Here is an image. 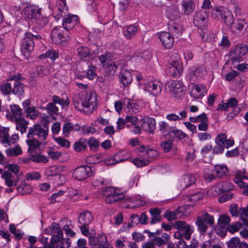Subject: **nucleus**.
Wrapping results in <instances>:
<instances>
[{
  "mask_svg": "<svg viewBox=\"0 0 248 248\" xmlns=\"http://www.w3.org/2000/svg\"><path fill=\"white\" fill-rule=\"evenodd\" d=\"M228 248H248V245L245 242H241L238 237L232 238L227 243Z\"/></svg>",
  "mask_w": 248,
  "mask_h": 248,
  "instance_id": "30",
  "label": "nucleus"
},
{
  "mask_svg": "<svg viewBox=\"0 0 248 248\" xmlns=\"http://www.w3.org/2000/svg\"><path fill=\"white\" fill-rule=\"evenodd\" d=\"M123 104L124 107H126V111L129 114L137 113L139 111V109L136 108L138 106L133 103V101L127 98L124 99Z\"/></svg>",
  "mask_w": 248,
  "mask_h": 248,
  "instance_id": "33",
  "label": "nucleus"
},
{
  "mask_svg": "<svg viewBox=\"0 0 248 248\" xmlns=\"http://www.w3.org/2000/svg\"><path fill=\"white\" fill-rule=\"evenodd\" d=\"M10 112L7 115V118L12 121L16 120L22 117V110L17 105H12L10 106Z\"/></svg>",
  "mask_w": 248,
  "mask_h": 248,
  "instance_id": "23",
  "label": "nucleus"
},
{
  "mask_svg": "<svg viewBox=\"0 0 248 248\" xmlns=\"http://www.w3.org/2000/svg\"><path fill=\"white\" fill-rule=\"evenodd\" d=\"M190 121L192 123L200 122L202 123L205 121H208V118L206 116V115L204 113H202L201 115L197 116L196 117H190L189 118Z\"/></svg>",
  "mask_w": 248,
  "mask_h": 248,
  "instance_id": "55",
  "label": "nucleus"
},
{
  "mask_svg": "<svg viewBox=\"0 0 248 248\" xmlns=\"http://www.w3.org/2000/svg\"><path fill=\"white\" fill-rule=\"evenodd\" d=\"M196 182V178L193 175H185L181 180V186L183 188H186L194 184Z\"/></svg>",
  "mask_w": 248,
  "mask_h": 248,
  "instance_id": "37",
  "label": "nucleus"
},
{
  "mask_svg": "<svg viewBox=\"0 0 248 248\" xmlns=\"http://www.w3.org/2000/svg\"><path fill=\"white\" fill-rule=\"evenodd\" d=\"M214 222V217L205 211H202L196 218L195 224L200 233L204 235L208 227L211 226Z\"/></svg>",
  "mask_w": 248,
  "mask_h": 248,
  "instance_id": "3",
  "label": "nucleus"
},
{
  "mask_svg": "<svg viewBox=\"0 0 248 248\" xmlns=\"http://www.w3.org/2000/svg\"><path fill=\"white\" fill-rule=\"evenodd\" d=\"M87 146V141L84 140L83 141L80 140L78 142L75 143L74 145V149L78 152L81 151L85 149Z\"/></svg>",
  "mask_w": 248,
  "mask_h": 248,
  "instance_id": "57",
  "label": "nucleus"
},
{
  "mask_svg": "<svg viewBox=\"0 0 248 248\" xmlns=\"http://www.w3.org/2000/svg\"><path fill=\"white\" fill-rule=\"evenodd\" d=\"M17 190L21 194H27L30 193L31 191V186L29 185L20 186L17 188Z\"/></svg>",
  "mask_w": 248,
  "mask_h": 248,
  "instance_id": "61",
  "label": "nucleus"
},
{
  "mask_svg": "<svg viewBox=\"0 0 248 248\" xmlns=\"http://www.w3.org/2000/svg\"><path fill=\"white\" fill-rule=\"evenodd\" d=\"M56 10H57V13L55 17L59 18L63 16V14H65L68 11L66 0H57L56 1Z\"/></svg>",
  "mask_w": 248,
  "mask_h": 248,
  "instance_id": "28",
  "label": "nucleus"
},
{
  "mask_svg": "<svg viewBox=\"0 0 248 248\" xmlns=\"http://www.w3.org/2000/svg\"><path fill=\"white\" fill-rule=\"evenodd\" d=\"M104 67L106 68L107 72L111 75H113L115 73L116 70L117 69L116 64L113 61H111L109 63L106 64V66H104Z\"/></svg>",
  "mask_w": 248,
  "mask_h": 248,
  "instance_id": "51",
  "label": "nucleus"
},
{
  "mask_svg": "<svg viewBox=\"0 0 248 248\" xmlns=\"http://www.w3.org/2000/svg\"><path fill=\"white\" fill-rule=\"evenodd\" d=\"M168 88L171 95L177 99H181L185 94V87L177 80H172L168 83Z\"/></svg>",
  "mask_w": 248,
  "mask_h": 248,
  "instance_id": "9",
  "label": "nucleus"
},
{
  "mask_svg": "<svg viewBox=\"0 0 248 248\" xmlns=\"http://www.w3.org/2000/svg\"><path fill=\"white\" fill-rule=\"evenodd\" d=\"M215 141L217 145L213 148L214 154H222L225 148H230L234 144V140L231 139H227V136L224 133L217 134Z\"/></svg>",
  "mask_w": 248,
  "mask_h": 248,
  "instance_id": "5",
  "label": "nucleus"
},
{
  "mask_svg": "<svg viewBox=\"0 0 248 248\" xmlns=\"http://www.w3.org/2000/svg\"><path fill=\"white\" fill-rule=\"evenodd\" d=\"M78 56L81 60L87 61L92 57L91 51L88 47L80 46L77 48Z\"/></svg>",
  "mask_w": 248,
  "mask_h": 248,
  "instance_id": "31",
  "label": "nucleus"
},
{
  "mask_svg": "<svg viewBox=\"0 0 248 248\" xmlns=\"http://www.w3.org/2000/svg\"><path fill=\"white\" fill-rule=\"evenodd\" d=\"M169 31L172 36L178 38L182 34V28L177 23H173L169 25Z\"/></svg>",
  "mask_w": 248,
  "mask_h": 248,
  "instance_id": "42",
  "label": "nucleus"
},
{
  "mask_svg": "<svg viewBox=\"0 0 248 248\" xmlns=\"http://www.w3.org/2000/svg\"><path fill=\"white\" fill-rule=\"evenodd\" d=\"M51 37L54 43L61 46L66 45L67 41L70 40V37L69 35H67V37L63 35L60 27H56L51 31Z\"/></svg>",
  "mask_w": 248,
  "mask_h": 248,
  "instance_id": "12",
  "label": "nucleus"
},
{
  "mask_svg": "<svg viewBox=\"0 0 248 248\" xmlns=\"http://www.w3.org/2000/svg\"><path fill=\"white\" fill-rule=\"evenodd\" d=\"M162 84L157 81L149 82L146 85L147 91L154 96L159 95L161 92Z\"/></svg>",
  "mask_w": 248,
  "mask_h": 248,
  "instance_id": "24",
  "label": "nucleus"
},
{
  "mask_svg": "<svg viewBox=\"0 0 248 248\" xmlns=\"http://www.w3.org/2000/svg\"><path fill=\"white\" fill-rule=\"evenodd\" d=\"M52 99L53 101L52 103H54L55 105H56V104H59L62 108L67 107L69 104V101L68 98L64 100L56 95L52 96Z\"/></svg>",
  "mask_w": 248,
  "mask_h": 248,
  "instance_id": "47",
  "label": "nucleus"
},
{
  "mask_svg": "<svg viewBox=\"0 0 248 248\" xmlns=\"http://www.w3.org/2000/svg\"><path fill=\"white\" fill-rule=\"evenodd\" d=\"M96 67L94 66H90L86 73V78L90 80H93L97 76Z\"/></svg>",
  "mask_w": 248,
  "mask_h": 248,
  "instance_id": "52",
  "label": "nucleus"
},
{
  "mask_svg": "<svg viewBox=\"0 0 248 248\" xmlns=\"http://www.w3.org/2000/svg\"><path fill=\"white\" fill-rule=\"evenodd\" d=\"M205 74L206 71L203 65L197 66L189 72V78L191 81H196L203 77Z\"/></svg>",
  "mask_w": 248,
  "mask_h": 248,
  "instance_id": "22",
  "label": "nucleus"
},
{
  "mask_svg": "<svg viewBox=\"0 0 248 248\" xmlns=\"http://www.w3.org/2000/svg\"><path fill=\"white\" fill-rule=\"evenodd\" d=\"M229 211L233 217H237L240 214L239 210H238V205L236 203H233L229 206Z\"/></svg>",
  "mask_w": 248,
  "mask_h": 248,
  "instance_id": "64",
  "label": "nucleus"
},
{
  "mask_svg": "<svg viewBox=\"0 0 248 248\" xmlns=\"http://www.w3.org/2000/svg\"><path fill=\"white\" fill-rule=\"evenodd\" d=\"M182 231L183 232V237L187 240H189L193 232L191 226L187 224Z\"/></svg>",
  "mask_w": 248,
  "mask_h": 248,
  "instance_id": "60",
  "label": "nucleus"
},
{
  "mask_svg": "<svg viewBox=\"0 0 248 248\" xmlns=\"http://www.w3.org/2000/svg\"><path fill=\"white\" fill-rule=\"evenodd\" d=\"M30 159L32 161L36 163H46L48 161L47 156L40 154H31L29 155Z\"/></svg>",
  "mask_w": 248,
  "mask_h": 248,
  "instance_id": "45",
  "label": "nucleus"
},
{
  "mask_svg": "<svg viewBox=\"0 0 248 248\" xmlns=\"http://www.w3.org/2000/svg\"><path fill=\"white\" fill-rule=\"evenodd\" d=\"M87 143L88 144L91 150L96 151L99 147L100 143L99 141L95 139L94 137H91L87 141Z\"/></svg>",
  "mask_w": 248,
  "mask_h": 248,
  "instance_id": "50",
  "label": "nucleus"
},
{
  "mask_svg": "<svg viewBox=\"0 0 248 248\" xmlns=\"http://www.w3.org/2000/svg\"><path fill=\"white\" fill-rule=\"evenodd\" d=\"M138 28L136 26L131 25L123 28V31L126 39L132 38L138 32Z\"/></svg>",
  "mask_w": 248,
  "mask_h": 248,
  "instance_id": "34",
  "label": "nucleus"
},
{
  "mask_svg": "<svg viewBox=\"0 0 248 248\" xmlns=\"http://www.w3.org/2000/svg\"><path fill=\"white\" fill-rule=\"evenodd\" d=\"M54 140L58 144L62 147L69 148L70 147V141L63 138H54Z\"/></svg>",
  "mask_w": 248,
  "mask_h": 248,
  "instance_id": "58",
  "label": "nucleus"
},
{
  "mask_svg": "<svg viewBox=\"0 0 248 248\" xmlns=\"http://www.w3.org/2000/svg\"><path fill=\"white\" fill-rule=\"evenodd\" d=\"M25 15L28 18L34 20L40 29H42L48 22L46 17L42 16L41 9L36 6H27L25 9Z\"/></svg>",
  "mask_w": 248,
  "mask_h": 248,
  "instance_id": "4",
  "label": "nucleus"
},
{
  "mask_svg": "<svg viewBox=\"0 0 248 248\" xmlns=\"http://www.w3.org/2000/svg\"><path fill=\"white\" fill-rule=\"evenodd\" d=\"M80 126L78 124H73L71 123H65L62 128L63 134L65 137H68L72 131H77L79 129Z\"/></svg>",
  "mask_w": 248,
  "mask_h": 248,
  "instance_id": "38",
  "label": "nucleus"
},
{
  "mask_svg": "<svg viewBox=\"0 0 248 248\" xmlns=\"http://www.w3.org/2000/svg\"><path fill=\"white\" fill-rule=\"evenodd\" d=\"M24 78L22 77L20 74H18L14 76H11L8 79L9 80H14V88L13 93L18 95H22L24 92V86L19 80L24 79Z\"/></svg>",
  "mask_w": 248,
  "mask_h": 248,
  "instance_id": "16",
  "label": "nucleus"
},
{
  "mask_svg": "<svg viewBox=\"0 0 248 248\" xmlns=\"http://www.w3.org/2000/svg\"><path fill=\"white\" fill-rule=\"evenodd\" d=\"M242 227V224L239 222L235 224H230L228 225L227 230L231 233H233L238 231Z\"/></svg>",
  "mask_w": 248,
  "mask_h": 248,
  "instance_id": "56",
  "label": "nucleus"
},
{
  "mask_svg": "<svg viewBox=\"0 0 248 248\" xmlns=\"http://www.w3.org/2000/svg\"><path fill=\"white\" fill-rule=\"evenodd\" d=\"M175 58L176 59L171 60L168 65V74L173 77H179L183 71L182 64L178 55L176 54Z\"/></svg>",
  "mask_w": 248,
  "mask_h": 248,
  "instance_id": "10",
  "label": "nucleus"
},
{
  "mask_svg": "<svg viewBox=\"0 0 248 248\" xmlns=\"http://www.w3.org/2000/svg\"><path fill=\"white\" fill-rule=\"evenodd\" d=\"M40 57L41 59L47 58L52 61H54L58 57V54L56 51L54 49H48L46 51L44 54L40 55Z\"/></svg>",
  "mask_w": 248,
  "mask_h": 248,
  "instance_id": "46",
  "label": "nucleus"
},
{
  "mask_svg": "<svg viewBox=\"0 0 248 248\" xmlns=\"http://www.w3.org/2000/svg\"><path fill=\"white\" fill-rule=\"evenodd\" d=\"M42 108L46 110L47 113L51 116L54 117L58 114L59 108L54 103L50 102Z\"/></svg>",
  "mask_w": 248,
  "mask_h": 248,
  "instance_id": "44",
  "label": "nucleus"
},
{
  "mask_svg": "<svg viewBox=\"0 0 248 248\" xmlns=\"http://www.w3.org/2000/svg\"><path fill=\"white\" fill-rule=\"evenodd\" d=\"M170 133H173L174 137L179 140L183 139L186 136V134L181 130H173L172 128Z\"/></svg>",
  "mask_w": 248,
  "mask_h": 248,
  "instance_id": "63",
  "label": "nucleus"
},
{
  "mask_svg": "<svg viewBox=\"0 0 248 248\" xmlns=\"http://www.w3.org/2000/svg\"><path fill=\"white\" fill-rule=\"evenodd\" d=\"M143 126L145 128L146 130L150 133H152L155 129L156 127L155 120L150 117H147L145 119Z\"/></svg>",
  "mask_w": 248,
  "mask_h": 248,
  "instance_id": "41",
  "label": "nucleus"
},
{
  "mask_svg": "<svg viewBox=\"0 0 248 248\" xmlns=\"http://www.w3.org/2000/svg\"><path fill=\"white\" fill-rule=\"evenodd\" d=\"M132 162L138 167H142L147 165L149 163L148 159H141L138 157L132 158Z\"/></svg>",
  "mask_w": 248,
  "mask_h": 248,
  "instance_id": "54",
  "label": "nucleus"
},
{
  "mask_svg": "<svg viewBox=\"0 0 248 248\" xmlns=\"http://www.w3.org/2000/svg\"><path fill=\"white\" fill-rule=\"evenodd\" d=\"M72 102L75 109L90 115L97 107V94L94 91H82L73 95Z\"/></svg>",
  "mask_w": 248,
  "mask_h": 248,
  "instance_id": "1",
  "label": "nucleus"
},
{
  "mask_svg": "<svg viewBox=\"0 0 248 248\" xmlns=\"http://www.w3.org/2000/svg\"><path fill=\"white\" fill-rule=\"evenodd\" d=\"M79 22L78 17L76 15H68L63 19L62 26L66 30H71Z\"/></svg>",
  "mask_w": 248,
  "mask_h": 248,
  "instance_id": "18",
  "label": "nucleus"
},
{
  "mask_svg": "<svg viewBox=\"0 0 248 248\" xmlns=\"http://www.w3.org/2000/svg\"><path fill=\"white\" fill-rule=\"evenodd\" d=\"M36 72L40 76L47 75L49 73V69L45 66H38L36 68Z\"/></svg>",
  "mask_w": 248,
  "mask_h": 248,
  "instance_id": "62",
  "label": "nucleus"
},
{
  "mask_svg": "<svg viewBox=\"0 0 248 248\" xmlns=\"http://www.w3.org/2000/svg\"><path fill=\"white\" fill-rule=\"evenodd\" d=\"M46 245H45V248H49L50 245V241L49 243H47V239L45 240ZM71 240L69 238L64 239L63 237L59 238L58 240L53 243L52 244L53 246V248H68L70 247Z\"/></svg>",
  "mask_w": 248,
  "mask_h": 248,
  "instance_id": "21",
  "label": "nucleus"
},
{
  "mask_svg": "<svg viewBox=\"0 0 248 248\" xmlns=\"http://www.w3.org/2000/svg\"><path fill=\"white\" fill-rule=\"evenodd\" d=\"M213 172L216 173L217 177H222L228 173V168L224 165H217Z\"/></svg>",
  "mask_w": 248,
  "mask_h": 248,
  "instance_id": "40",
  "label": "nucleus"
},
{
  "mask_svg": "<svg viewBox=\"0 0 248 248\" xmlns=\"http://www.w3.org/2000/svg\"><path fill=\"white\" fill-rule=\"evenodd\" d=\"M208 15L206 11H200L196 12L193 17L194 25L201 29L206 27L208 23Z\"/></svg>",
  "mask_w": 248,
  "mask_h": 248,
  "instance_id": "15",
  "label": "nucleus"
},
{
  "mask_svg": "<svg viewBox=\"0 0 248 248\" xmlns=\"http://www.w3.org/2000/svg\"><path fill=\"white\" fill-rule=\"evenodd\" d=\"M112 55L111 53L106 52L105 54H102L99 56V60L104 66H106V64L112 61Z\"/></svg>",
  "mask_w": 248,
  "mask_h": 248,
  "instance_id": "48",
  "label": "nucleus"
},
{
  "mask_svg": "<svg viewBox=\"0 0 248 248\" xmlns=\"http://www.w3.org/2000/svg\"><path fill=\"white\" fill-rule=\"evenodd\" d=\"M151 215L150 224H155L161 221V211L158 208H151L149 210Z\"/></svg>",
  "mask_w": 248,
  "mask_h": 248,
  "instance_id": "36",
  "label": "nucleus"
},
{
  "mask_svg": "<svg viewBox=\"0 0 248 248\" xmlns=\"http://www.w3.org/2000/svg\"><path fill=\"white\" fill-rule=\"evenodd\" d=\"M1 177L5 180V184L9 187L16 186L18 181V177L16 175H13L12 173L8 171H4Z\"/></svg>",
  "mask_w": 248,
  "mask_h": 248,
  "instance_id": "25",
  "label": "nucleus"
},
{
  "mask_svg": "<svg viewBox=\"0 0 248 248\" xmlns=\"http://www.w3.org/2000/svg\"><path fill=\"white\" fill-rule=\"evenodd\" d=\"M207 93L206 87L201 84H194L190 91V96L195 99H201Z\"/></svg>",
  "mask_w": 248,
  "mask_h": 248,
  "instance_id": "17",
  "label": "nucleus"
},
{
  "mask_svg": "<svg viewBox=\"0 0 248 248\" xmlns=\"http://www.w3.org/2000/svg\"><path fill=\"white\" fill-rule=\"evenodd\" d=\"M9 130V128L8 127L0 126V138L1 139V143H5V142L8 141L7 137L8 136Z\"/></svg>",
  "mask_w": 248,
  "mask_h": 248,
  "instance_id": "53",
  "label": "nucleus"
},
{
  "mask_svg": "<svg viewBox=\"0 0 248 248\" xmlns=\"http://www.w3.org/2000/svg\"><path fill=\"white\" fill-rule=\"evenodd\" d=\"M5 152L9 157L16 156L22 154V150L18 145H16L13 147L7 149Z\"/></svg>",
  "mask_w": 248,
  "mask_h": 248,
  "instance_id": "43",
  "label": "nucleus"
},
{
  "mask_svg": "<svg viewBox=\"0 0 248 248\" xmlns=\"http://www.w3.org/2000/svg\"><path fill=\"white\" fill-rule=\"evenodd\" d=\"M0 90L5 95H9L12 92L13 93L11 84L8 82L1 84L0 86Z\"/></svg>",
  "mask_w": 248,
  "mask_h": 248,
  "instance_id": "49",
  "label": "nucleus"
},
{
  "mask_svg": "<svg viewBox=\"0 0 248 248\" xmlns=\"http://www.w3.org/2000/svg\"><path fill=\"white\" fill-rule=\"evenodd\" d=\"M16 125V129L20 130L21 134L24 133L27 131L29 123L26 121L23 117L14 121Z\"/></svg>",
  "mask_w": 248,
  "mask_h": 248,
  "instance_id": "35",
  "label": "nucleus"
},
{
  "mask_svg": "<svg viewBox=\"0 0 248 248\" xmlns=\"http://www.w3.org/2000/svg\"><path fill=\"white\" fill-rule=\"evenodd\" d=\"M181 6L184 13L186 15L191 14L196 9V4L193 0H183Z\"/></svg>",
  "mask_w": 248,
  "mask_h": 248,
  "instance_id": "26",
  "label": "nucleus"
},
{
  "mask_svg": "<svg viewBox=\"0 0 248 248\" xmlns=\"http://www.w3.org/2000/svg\"><path fill=\"white\" fill-rule=\"evenodd\" d=\"M25 117L31 120L35 119L39 114V111L34 107H29L25 109Z\"/></svg>",
  "mask_w": 248,
  "mask_h": 248,
  "instance_id": "39",
  "label": "nucleus"
},
{
  "mask_svg": "<svg viewBox=\"0 0 248 248\" xmlns=\"http://www.w3.org/2000/svg\"><path fill=\"white\" fill-rule=\"evenodd\" d=\"M92 175V169L89 166H81L77 167L73 172L74 178L79 181L83 180Z\"/></svg>",
  "mask_w": 248,
  "mask_h": 248,
  "instance_id": "14",
  "label": "nucleus"
},
{
  "mask_svg": "<svg viewBox=\"0 0 248 248\" xmlns=\"http://www.w3.org/2000/svg\"><path fill=\"white\" fill-rule=\"evenodd\" d=\"M159 38L164 47L169 49L173 46L174 37L170 32L166 31L161 32L159 34Z\"/></svg>",
  "mask_w": 248,
  "mask_h": 248,
  "instance_id": "19",
  "label": "nucleus"
},
{
  "mask_svg": "<svg viewBox=\"0 0 248 248\" xmlns=\"http://www.w3.org/2000/svg\"><path fill=\"white\" fill-rule=\"evenodd\" d=\"M121 83L124 87H128L131 83L133 77L131 72L127 70H123L119 74Z\"/></svg>",
  "mask_w": 248,
  "mask_h": 248,
  "instance_id": "27",
  "label": "nucleus"
},
{
  "mask_svg": "<svg viewBox=\"0 0 248 248\" xmlns=\"http://www.w3.org/2000/svg\"><path fill=\"white\" fill-rule=\"evenodd\" d=\"M9 230L11 232L14 234L17 239H20L23 237V233H20L19 230H16L15 225L12 224H10Z\"/></svg>",
  "mask_w": 248,
  "mask_h": 248,
  "instance_id": "59",
  "label": "nucleus"
},
{
  "mask_svg": "<svg viewBox=\"0 0 248 248\" xmlns=\"http://www.w3.org/2000/svg\"><path fill=\"white\" fill-rule=\"evenodd\" d=\"M33 34L30 32L24 33V37L21 40V50L26 57L30 56L31 51H33L34 47V42L32 39Z\"/></svg>",
  "mask_w": 248,
  "mask_h": 248,
  "instance_id": "8",
  "label": "nucleus"
},
{
  "mask_svg": "<svg viewBox=\"0 0 248 248\" xmlns=\"http://www.w3.org/2000/svg\"><path fill=\"white\" fill-rule=\"evenodd\" d=\"M212 17L215 19H222L227 26H230L233 21V15L232 12L224 6H216L211 12Z\"/></svg>",
  "mask_w": 248,
  "mask_h": 248,
  "instance_id": "2",
  "label": "nucleus"
},
{
  "mask_svg": "<svg viewBox=\"0 0 248 248\" xmlns=\"http://www.w3.org/2000/svg\"><path fill=\"white\" fill-rule=\"evenodd\" d=\"M93 216L88 211L84 212L79 216L78 221L81 225H89L93 221Z\"/></svg>",
  "mask_w": 248,
  "mask_h": 248,
  "instance_id": "32",
  "label": "nucleus"
},
{
  "mask_svg": "<svg viewBox=\"0 0 248 248\" xmlns=\"http://www.w3.org/2000/svg\"><path fill=\"white\" fill-rule=\"evenodd\" d=\"M49 127L47 122L46 121L43 124H35L32 127H31L28 133L27 137L29 138L36 136L41 140H45L46 139L48 135Z\"/></svg>",
  "mask_w": 248,
  "mask_h": 248,
  "instance_id": "6",
  "label": "nucleus"
},
{
  "mask_svg": "<svg viewBox=\"0 0 248 248\" xmlns=\"http://www.w3.org/2000/svg\"><path fill=\"white\" fill-rule=\"evenodd\" d=\"M103 194L105 197V202L108 203L117 202L123 200L125 196L119 189L113 187H107L103 191Z\"/></svg>",
  "mask_w": 248,
  "mask_h": 248,
  "instance_id": "7",
  "label": "nucleus"
},
{
  "mask_svg": "<svg viewBox=\"0 0 248 248\" xmlns=\"http://www.w3.org/2000/svg\"><path fill=\"white\" fill-rule=\"evenodd\" d=\"M47 233L52 234V236L50 238V245L49 248H53L52 243L55 242L56 240H58L59 238L63 236L62 230L60 228L59 224L56 222H52L49 230H48Z\"/></svg>",
  "mask_w": 248,
  "mask_h": 248,
  "instance_id": "13",
  "label": "nucleus"
},
{
  "mask_svg": "<svg viewBox=\"0 0 248 248\" xmlns=\"http://www.w3.org/2000/svg\"><path fill=\"white\" fill-rule=\"evenodd\" d=\"M26 143L29 147L28 152L31 154L43 150L45 145L34 138L27 140Z\"/></svg>",
  "mask_w": 248,
  "mask_h": 248,
  "instance_id": "20",
  "label": "nucleus"
},
{
  "mask_svg": "<svg viewBox=\"0 0 248 248\" xmlns=\"http://www.w3.org/2000/svg\"><path fill=\"white\" fill-rule=\"evenodd\" d=\"M245 25L246 23L244 20H233L232 23L230 25V30L234 33L239 32L245 30Z\"/></svg>",
  "mask_w": 248,
  "mask_h": 248,
  "instance_id": "29",
  "label": "nucleus"
},
{
  "mask_svg": "<svg viewBox=\"0 0 248 248\" xmlns=\"http://www.w3.org/2000/svg\"><path fill=\"white\" fill-rule=\"evenodd\" d=\"M248 51L247 47L244 45H238L229 53V58L233 63L239 62L242 60V57Z\"/></svg>",
  "mask_w": 248,
  "mask_h": 248,
  "instance_id": "11",
  "label": "nucleus"
}]
</instances>
